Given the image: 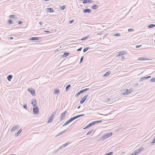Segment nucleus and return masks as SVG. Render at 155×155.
<instances>
[{
    "label": "nucleus",
    "mask_w": 155,
    "mask_h": 155,
    "mask_svg": "<svg viewBox=\"0 0 155 155\" xmlns=\"http://www.w3.org/2000/svg\"><path fill=\"white\" fill-rule=\"evenodd\" d=\"M33 112L34 114L38 115L39 113V110L38 107H37L35 104L33 105Z\"/></svg>",
    "instance_id": "f257e3e1"
},
{
    "label": "nucleus",
    "mask_w": 155,
    "mask_h": 155,
    "mask_svg": "<svg viewBox=\"0 0 155 155\" xmlns=\"http://www.w3.org/2000/svg\"><path fill=\"white\" fill-rule=\"evenodd\" d=\"M88 94H87L86 95L82 98L80 102V103L81 104H82L84 103V102L87 99V97Z\"/></svg>",
    "instance_id": "f03ea898"
},
{
    "label": "nucleus",
    "mask_w": 155,
    "mask_h": 155,
    "mask_svg": "<svg viewBox=\"0 0 155 155\" xmlns=\"http://www.w3.org/2000/svg\"><path fill=\"white\" fill-rule=\"evenodd\" d=\"M67 113V112L66 111H65L63 113L61 114V116L60 117V120H63L64 117H65L66 114Z\"/></svg>",
    "instance_id": "7ed1b4c3"
},
{
    "label": "nucleus",
    "mask_w": 155,
    "mask_h": 155,
    "mask_svg": "<svg viewBox=\"0 0 155 155\" xmlns=\"http://www.w3.org/2000/svg\"><path fill=\"white\" fill-rule=\"evenodd\" d=\"M28 90L30 92L33 96L35 95V91L32 88L28 89Z\"/></svg>",
    "instance_id": "20e7f679"
},
{
    "label": "nucleus",
    "mask_w": 155,
    "mask_h": 155,
    "mask_svg": "<svg viewBox=\"0 0 155 155\" xmlns=\"http://www.w3.org/2000/svg\"><path fill=\"white\" fill-rule=\"evenodd\" d=\"M109 137L110 136H101L100 138V139L99 140L98 139H97V140L98 141H99L101 140H103Z\"/></svg>",
    "instance_id": "39448f33"
},
{
    "label": "nucleus",
    "mask_w": 155,
    "mask_h": 155,
    "mask_svg": "<svg viewBox=\"0 0 155 155\" xmlns=\"http://www.w3.org/2000/svg\"><path fill=\"white\" fill-rule=\"evenodd\" d=\"M19 127V126L18 125H16L14 126L12 128L11 130V131L12 132L14 131L15 130L17 129Z\"/></svg>",
    "instance_id": "423d86ee"
},
{
    "label": "nucleus",
    "mask_w": 155,
    "mask_h": 155,
    "mask_svg": "<svg viewBox=\"0 0 155 155\" xmlns=\"http://www.w3.org/2000/svg\"><path fill=\"white\" fill-rule=\"evenodd\" d=\"M91 10L90 9H84L83 12L84 13H90L91 12Z\"/></svg>",
    "instance_id": "0eeeda50"
},
{
    "label": "nucleus",
    "mask_w": 155,
    "mask_h": 155,
    "mask_svg": "<svg viewBox=\"0 0 155 155\" xmlns=\"http://www.w3.org/2000/svg\"><path fill=\"white\" fill-rule=\"evenodd\" d=\"M39 38H41L40 37H32L29 39L30 40H38Z\"/></svg>",
    "instance_id": "6e6552de"
},
{
    "label": "nucleus",
    "mask_w": 155,
    "mask_h": 155,
    "mask_svg": "<svg viewBox=\"0 0 155 155\" xmlns=\"http://www.w3.org/2000/svg\"><path fill=\"white\" fill-rule=\"evenodd\" d=\"M151 59H148L146 58H138V59L137 60H140V61H144L146 60H151Z\"/></svg>",
    "instance_id": "1a4fd4ad"
},
{
    "label": "nucleus",
    "mask_w": 155,
    "mask_h": 155,
    "mask_svg": "<svg viewBox=\"0 0 155 155\" xmlns=\"http://www.w3.org/2000/svg\"><path fill=\"white\" fill-rule=\"evenodd\" d=\"M69 54V53L68 52H65L64 54L61 55V57L63 58H64L66 57L67 56H68Z\"/></svg>",
    "instance_id": "9d476101"
},
{
    "label": "nucleus",
    "mask_w": 155,
    "mask_h": 155,
    "mask_svg": "<svg viewBox=\"0 0 155 155\" xmlns=\"http://www.w3.org/2000/svg\"><path fill=\"white\" fill-rule=\"evenodd\" d=\"M47 9V11L50 12H54V9L52 8H48Z\"/></svg>",
    "instance_id": "9b49d317"
},
{
    "label": "nucleus",
    "mask_w": 155,
    "mask_h": 155,
    "mask_svg": "<svg viewBox=\"0 0 155 155\" xmlns=\"http://www.w3.org/2000/svg\"><path fill=\"white\" fill-rule=\"evenodd\" d=\"M54 119V118L51 116L50 117H49L48 118V123H51L52 122V121L53 120V119Z\"/></svg>",
    "instance_id": "f8f14e48"
},
{
    "label": "nucleus",
    "mask_w": 155,
    "mask_h": 155,
    "mask_svg": "<svg viewBox=\"0 0 155 155\" xmlns=\"http://www.w3.org/2000/svg\"><path fill=\"white\" fill-rule=\"evenodd\" d=\"M126 52L124 51H121L119 52V54H117L116 55V57H117L118 56H120V55H123L124 54H125Z\"/></svg>",
    "instance_id": "ddd939ff"
},
{
    "label": "nucleus",
    "mask_w": 155,
    "mask_h": 155,
    "mask_svg": "<svg viewBox=\"0 0 155 155\" xmlns=\"http://www.w3.org/2000/svg\"><path fill=\"white\" fill-rule=\"evenodd\" d=\"M129 94V93H128V90L127 89H126V91L122 93V94L123 95H127Z\"/></svg>",
    "instance_id": "4468645a"
},
{
    "label": "nucleus",
    "mask_w": 155,
    "mask_h": 155,
    "mask_svg": "<svg viewBox=\"0 0 155 155\" xmlns=\"http://www.w3.org/2000/svg\"><path fill=\"white\" fill-rule=\"evenodd\" d=\"M91 2L92 1L91 0H84L83 2V3L84 4L87 3H91Z\"/></svg>",
    "instance_id": "2eb2a0df"
},
{
    "label": "nucleus",
    "mask_w": 155,
    "mask_h": 155,
    "mask_svg": "<svg viewBox=\"0 0 155 155\" xmlns=\"http://www.w3.org/2000/svg\"><path fill=\"white\" fill-rule=\"evenodd\" d=\"M113 134L112 132H110L106 133L104 136H111Z\"/></svg>",
    "instance_id": "dca6fc26"
},
{
    "label": "nucleus",
    "mask_w": 155,
    "mask_h": 155,
    "mask_svg": "<svg viewBox=\"0 0 155 155\" xmlns=\"http://www.w3.org/2000/svg\"><path fill=\"white\" fill-rule=\"evenodd\" d=\"M89 89V88H85V89H84L81 90L80 91L81 93H83L84 92H85L87 91Z\"/></svg>",
    "instance_id": "f3484780"
},
{
    "label": "nucleus",
    "mask_w": 155,
    "mask_h": 155,
    "mask_svg": "<svg viewBox=\"0 0 155 155\" xmlns=\"http://www.w3.org/2000/svg\"><path fill=\"white\" fill-rule=\"evenodd\" d=\"M12 78V75H9L7 77V79L9 81H10L11 79Z\"/></svg>",
    "instance_id": "a211bd4d"
},
{
    "label": "nucleus",
    "mask_w": 155,
    "mask_h": 155,
    "mask_svg": "<svg viewBox=\"0 0 155 155\" xmlns=\"http://www.w3.org/2000/svg\"><path fill=\"white\" fill-rule=\"evenodd\" d=\"M22 131V129H20L17 132L15 133V134L16 136H18V135H19L20 134L21 132Z\"/></svg>",
    "instance_id": "6ab92c4d"
},
{
    "label": "nucleus",
    "mask_w": 155,
    "mask_h": 155,
    "mask_svg": "<svg viewBox=\"0 0 155 155\" xmlns=\"http://www.w3.org/2000/svg\"><path fill=\"white\" fill-rule=\"evenodd\" d=\"M98 8V6L97 5H94L91 7V8L93 9H96Z\"/></svg>",
    "instance_id": "aec40b11"
},
{
    "label": "nucleus",
    "mask_w": 155,
    "mask_h": 155,
    "mask_svg": "<svg viewBox=\"0 0 155 155\" xmlns=\"http://www.w3.org/2000/svg\"><path fill=\"white\" fill-rule=\"evenodd\" d=\"M155 27V25L154 24H150L148 25V27L150 28H152L153 27Z\"/></svg>",
    "instance_id": "412c9836"
},
{
    "label": "nucleus",
    "mask_w": 155,
    "mask_h": 155,
    "mask_svg": "<svg viewBox=\"0 0 155 155\" xmlns=\"http://www.w3.org/2000/svg\"><path fill=\"white\" fill-rule=\"evenodd\" d=\"M139 152H138V150H137L134 151V152L133 153H132V154H133V155H137L139 153Z\"/></svg>",
    "instance_id": "4be33fe9"
},
{
    "label": "nucleus",
    "mask_w": 155,
    "mask_h": 155,
    "mask_svg": "<svg viewBox=\"0 0 155 155\" xmlns=\"http://www.w3.org/2000/svg\"><path fill=\"white\" fill-rule=\"evenodd\" d=\"M70 122L69 121V120H67L66 122L63 125V126H65L67 125H68V124H69Z\"/></svg>",
    "instance_id": "5701e85b"
},
{
    "label": "nucleus",
    "mask_w": 155,
    "mask_h": 155,
    "mask_svg": "<svg viewBox=\"0 0 155 155\" xmlns=\"http://www.w3.org/2000/svg\"><path fill=\"white\" fill-rule=\"evenodd\" d=\"M59 91L58 89L56 90L54 92V94H59Z\"/></svg>",
    "instance_id": "b1692460"
},
{
    "label": "nucleus",
    "mask_w": 155,
    "mask_h": 155,
    "mask_svg": "<svg viewBox=\"0 0 155 155\" xmlns=\"http://www.w3.org/2000/svg\"><path fill=\"white\" fill-rule=\"evenodd\" d=\"M70 87H71L70 84L66 86V91H67L69 90V88H70Z\"/></svg>",
    "instance_id": "393cba45"
},
{
    "label": "nucleus",
    "mask_w": 155,
    "mask_h": 155,
    "mask_svg": "<svg viewBox=\"0 0 155 155\" xmlns=\"http://www.w3.org/2000/svg\"><path fill=\"white\" fill-rule=\"evenodd\" d=\"M89 36V35H88L87 36H85L84 37H83L81 39V41H83L84 40L86 39H87Z\"/></svg>",
    "instance_id": "a878e982"
},
{
    "label": "nucleus",
    "mask_w": 155,
    "mask_h": 155,
    "mask_svg": "<svg viewBox=\"0 0 155 155\" xmlns=\"http://www.w3.org/2000/svg\"><path fill=\"white\" fill-rule=\"evenodd\" d=\"M144 149V148L143 147L140 148L138 150V152H139V153L140 152L143 151Z\"/></svg>",
    "instance_id": "bb28decb"
},
{
    "label": "nucleus",
    "mask_w": 155,
    "mask_h": 155,
    "mask_svg": "<svg viewBox=\"0 0 155 155\" xmlns=\"http://www.w3.org/2000/svg\"><path fill=\"white\" fill-rule=\"evenodd\" d=\"M70 142H68L66 143H65L63 145V147H64L67 146L68 144L70 143Z\"/></svg>",
    "instance_id": "cd10ccee"
},
{
    "label": "nucleus",
    "mask_w": 155,
    "mask_h": 155,
    "mask_svg": "<svg viewBox=\"0 0 155 155\" xmlns=\"http://www.w3.org/2000/svg\"><path fill=\"white\" fill-rule=\"evenodd\" d=\"M13 23V22L12 20H9L8 21V24L9 25H10L11 24Z\"/></svg>",
    "instance_id": "c85d7f7f"
},
{
    "label": "nucleus",
    "mask_w": 155,
    "mask_h": 155,
    "mask_svg": "<svg viewBox=\"0 0 155 155\" xmlns=\"http://www.w3.org/2000/svg\"><path fill=\"white\" fill-rule=\"evenodd\" d=\"M110 74V73L109 72L107 71L105 74H104V76H107L109 75Z\"/></svg>",
    "instance_id": "c756f323"
},
{
    "label": "nucleus",
    "mask_w": 155,
    "mask_h": 155,
    "mask_svg": "<svg viewBox=\"0 0 155 155\" xmlns=\"http://www.w3.org/2000/svg\"><path fill=\"white\" fill-rule=\"evenodd\" d=\"M89 47H87L84 48V49L83 51L84 52H86L89 49Z\"/></svg>",
    "instance_id": "7c9ffc66"
},
{
    "label": "nucleus",
    "mask_w": 155,
    "mask_h": 155,
    "mask_svg": "<svg viewBox=\"0 0 155 155\" xmlns=\"http://www.w3.org/2000/svg\"><path fill=\"white\" fill-rule=\"evenodd\" d=\"M34 103H35V104H36V101L35 99H34L32 100V102H31V104L32 105H34V104H33Z\"/></svg>",
    "instance_id": "2f4dec72"
},
{
    "label": "nucleus",
    "mask_w": 155,
    "mask_h": 155,
    "mask_svg": "<svg viewBox=\"0 0 155 155\" xmlns=\"http://www.w3.org/2000/svg\"><path fill=\"white\" fill-rule=\"evenodd\" d=\"M65 132H66V130H64L62 132H61V133H60L58 134L57 136H60V135H62L64 133H65Z\"/></svg>",
    "instance_id": "473e14b6"
},
{
    "label": "nucleus",
    "mask_w": 155,
    "mask_h": 155,
    "mask_svg": "<svg viewBox=\"0 0 155 155\" xmlns=\"http://www.w3.org/2000/svg\"><path fill=\"white\" fill-rule=\"evenodd\" d=\"M95 122H94V121H93L91 123H90L89 124V125L91 127V126L92 125H94L95 124Z\"/></svg>",
    "instance_id": "72a5a7b5"
},
{
    "label": "nucleus",
    "mask_w": 155,
    "mask_h": 155,
    "mask_svg": "<svg viewBox=\"0 0 155 155\" xmlns=\"http://www.w3.org/2000/svg\"><path fill=\"white\" fill-rule=\"evenodd\" d=\"M65 6L63 5V6H61V7L60 9L62 10H64V9H65Z\"/></svg>",
    "instance_id": "f704fd0d"
},
{
    "label": "nucleus",
    "mask_w": 155,
    "mask_h": 155,
    "mask_svg": "<svg viewBox=\"0 0 155 155\" xmlns=\"http://www.w3.org/2000/svg\"><path fill=\"white\" fill-rule=\"evenodd\" d=\"M114 36H119L120 35V34L118 33L114 34Z\"/></svg>",
    "instance_id": "c9c22d12"
},
{
    "label": "nucleus",
    "mask_w": 155,
    "mask_h": 155,
    "mask_svg": "<svg viewBox=\"0 0 155 155\" xmlns=\"http://www.w3.org/2000/svg\"><path fill=\"white\" fill-rule=\"evenodd\" d=\"M102 120H99L95 121L94 122H95V124H97L98 123H101V122H102Z\"/></svg>",
    "instance_id": "e433bc0d"
},
{
    "label": "nucleus",
    "mask_w": 155,
    "mask_h": 155,
    "mask_svg": "<svg viewBox=\"0 0 155 155\" xmlns=\"http://www.w3.org/2000/svg\"><path fill=\"white\" fill-rule=\"evenodd\" d=\"M81 94V93L80 91H79L75 95V97H77L78 96Z\"/></svg>",
    "instance_id": "4c0bfd02"
},
{
    "label": "nucleus",
    "mask_w": 155,
    "mask_h": 155,
    "mask_svg": "<svg viewBox=\"0 0 155 155\" xmlns=\"http://www.w3.org/2000/svg\"><path fill=\"white\" fill-rule=\"evenodd\" d=\"M113 152H110L106 154L105 155H112Z\"/></svg>",
    "instance_id": "58836bf2"
},
{
    "label": "nucleus",
    "mask_w": 155,
    "mask_h": 155,
    "mask_svg": "<svg viewBox=\"0 0 155 155\" xmlns=\"http://www.w3.org/2000/svg\"><path fill=\"white\" fill-rule=\"evenodd\" d=\"M15 15H10L9 16V17L10 18H14L15 17Z\"/></svg>",
    "instance_id": "ea45409f"
},
{
    "label": "nucleus",
    "mask_w": 155,
    "mask_h": 155,
    "mask_svg": "<svg viewBox=\"0 0 155 155\" xmlns=\"http://www.w3.org/2000/svg\"><path fill=\"white\" fill-rule=\"evenodd\" d=\"M92 131H93V130H91L89 131L87 133L86 135H88L90 134H91V133L92 132Z\"/></svg>",
    "instance_id": "a19ab883"
},
{
    "label": "nucleus",
    "mask_w": 155,
    "mask_h": 155,
    "mask_svg": "<svg viewBox=\"0 0 155 155\" xmlns=\"http://www.w3.org/2000/svg\"><path fill=\"white\" fill-rule=\"evenodd\" d=\"M56 111H54L52 113L51 116L53 117L55 115V114H56Z\"/></svg>",
    "instance_id": "79ce46f5"
},
{
    "label": "nucleus",
    "mask_w": 155,
    "mask_h": 155,
    "mask_svg": "<svg viewBox=\"0 0 155 155\" xmlns=\"http://www.w3.org/2000/svg\"><path fill=\"white\" fill-rule=\"evenodd\" d=\"M151 77V76H147L146 77H143V78L144 79V80L145 79H148L150 78Z\"/></svg>",
    "instance_id": "37998d69"
},
{
    "label": "nucleus",
    "mask_w": 155,
    "mask_h": 155,
    "mask_svg": "<svg viewBox=\"0 0 155 155\" xmlns=\"http://www.w3.org/2000/svg\"><path fill=\"white\" fill-rule=\"evenodd\" d=\"M150 81L151 82H154L155 81V78H152L150 79Z\"/></svg>",
    "instance_id": "c03bdc74"
},
{
    "label": "nucleus",
    "mask_w": 155,
    "mask_h": 155,
    "mask_svg": "<svg viewBox=\"0 0 155 155\" xmlns=\"http://www.w3.org/2000/svg\"><path fill=\"white\" fill-rule=\"evenodd\" d=\"M64 148V147H63V145H62L61 147H59L58 149V150H61Z\"/></svg>",
    "instance_id": "a18cd8bd"
},
{
    "label": "nucleus",
    "mask_w": 155,
    "mask_h": 155,
    "mask_svg": "<svg viewBox=\"0 0 155 155\" xmlns=\"http://www.w3.org/2000/svg\"><path fill=\"white\" fill-rule=\"evenodd\" d=\"M83 59V57L82 56V57H81V58L80 61L79 62V63H81L82 62Z\"/></svg>",
    "instance_id": "49530a36"
},
{
    "label": "nucleus",
    "mask_w": 155,
    "mask_h": 155,
    "mask_svg": "<svg viewBox=\"0 0 155 155\" xmlns=\"http://www.w3.org/2000/svg\"><path fill=\"white\" fill-rule=\"evenodd\" d=\"M132 91H133V90L132 89H130L129 90H128V93L129 94L131 93L132 92Z\"/></svg>",
    "instance_id": "de8ad7c7"
},
{
    "label": "nucleus",
    "mask_w": 155,
    "mask_h": 155,
    "mask_svg": "<svg viewBox=\"0 0 155 155\" xmlns=\"http://www.w3.org/2000/svg\"><path fill=\"white\" fill-rule=\"evenodd\" d=\"M74 120V119L72 117L71 118H70V119H69L68 120H69V121L71 122V121Z\"/></svg>",
    "instance_id": "09e8293b"
},
{
    "label": "nucleus",
    "mask_w": 155,
    "mask_h": 155,
    "mask_svg": "<svg viewBox=\"0 0 155 155\" xmlns=\"http://www.w3.org/2000/svg\"><path fill=\"white\" fill-rule=\"evenodd\" d=\"M134 30L133 29H132V28H129L128 29V31L129 32H131V31H134Z\"/></svg>",
    "instance_id": "8fccbe9b"
},
{
    "label": "nucleus",
    "mask_w": 155,
    "mask_h": 155,
    "mask_svg": "<svg viewBox=\"0 0 155 155\" xmlns=\"http://www.w3.org/2000/svg\"><path fill=\"white\" fill-rule=\"evenodd\" d=\"M73 117V118L74 119V120L79 118V116H78V115H77L76 116L74 117Z\"/></svg>",
    "instance_id": "3c124183"
},
{
    "label": "nucleus",
    "mask_w": 155,
    "mask_h": 155,
    "mask_svg": "<svg viewBox=\"0 0 155 155\" xmlns=\"http://www.w3.org/2000/svg\"><path fill=\"white\" fill-rule=\"evenodd\" d=\"M23 107L25 109H27V105L26 104H25L24 105H23Z\"/></svg>",
    "instance_id": "603ef678"
},
{
    "label": "nucleus",
    "mask_w": 155,
    "mask_h": 155,
    "mask_svg": "<svg viewBox=\"0 0 155 155\" xmlns=\"http://www.w3.org/2000/svg\"><path fill=\"white\" fill-rule=\"evenodd\" d=\"M141 45H137L135 46V47L136 48H138L140 47H141Z\"/></svg>",
    "instance_id": "864d4df0"
},
{
    "label": "nucleus",
    "mask_w": 155,
    "mask_h": 155,
    "mask_svg": "<svg viewBox=\"0 0 155 155\" xmlns=\"http://www.w3.org/2000/svg\"><path fill=\"white\" fill-rule=\"evenodd\" d=\"M90 126L89 125V124H88L84 128V129H86V128H87L88 127H90Z\"/></svg>",
    "instance_id": "5fc2aeb1"
},
{
    "label": "nucleus",
    "mask_w": 155,
    "mask_h": 155,
    "mask_svg": "<svg viewBox=\"0 0 155 155\" xmlns=\"http://www.w3.org/2000/svg\"><path fill=\"white\" fill-rule=\"evenodd\" d=\"M22 23H23V22L21 21H19L18 22V24L19 25L21 24Z\"/></svg>",
    "instance_id": "6e6d98bb"
},
{
    "label": "nucleus",
    "mask_w": 155,
    "mask_h": 155,
    "mask_svg": "<svg viewBox=\"0 0 155 155\" xmlns=\"http://www.w3.org/2000/svg\"><path fill=\"white\" fill-rule=\"evenodd\" d=\"M74 21V20H72L70 21H69V24H71V23H72Z\"/></svg>",
    "instance_id": "4d7b16f0"
},
{
    "label": "nucleus",
    "mask_w": 155,
    "mask_h": 155,
    "mask_svg": "<svg viewBox=\"0 0 155 155\" xmlns=\"http://www.w3.org/2000/svg\"><path fill=\"white\" fill-rule=\"evenodd\" d=\"M82 47H81V48H79V49H78L77 50V51H80L82 49Z\"/></svg>",
    "instance_id": "13d9d810"
},
{
    "label": "nucleus",
    "mask_w": 155,
    "mask_h": 155,
    "mask_svg": "<svg viewBox=\"0 0 155 155\" xmlns=\"http://www.w3.org/2000/svg\"><path fill=\"white\" fill-rule=\"evenodd\" d=\"M143 80H144V79H143V78H140V79L139 81H143Z\"/></svg>",
    "instance_id": "bf43d9fd"
},
{
    "label": "nucleus",
    "mask_w": 155,
    "mask_h": 155,
    "mask_svg": "<svg viewBox=\"0 0 155 155\" xmlns=\"http://www.w3.org/2000/svg\"><path fill=\"white\" fill-rule=\"evenodd\" d=\"M84 114H81V115H78V116H79V117H82V116H84Z\"/></svg>",
    "instance_id": "052dcab7"
},
{
    "label": "nucleus",
    "mask_w": 155,
    "mask_h": 155,
    "mask_svg": "<svg viewBox=\"0 0 155 155\" xmlns=\"http://www.w3.org/2000/svg\"><path fill=\"white\" fill-rule=\"evenodd\" d=\"M124 58V56H122L121 58V60H123Z\"/></svg>",
    "instance_id": "680f3d73"
},
{
    "label": "nucleus",
    "mask_w": 155,
    "mask_h": 155,
    "mask_svg": "<svg viewBox=\"0 0 155 155\" xmlns=\"http://www.w3.org/2000/svg\"><path fill=\"white\" fill-rule=\"evenodd\" d=\"M8 39L9 40H12L13 39V38L12 37H10L8 38Z\"/></svg>",
    "instance_id": "e2e57ef3"
},
{
    "label": "nucleus",
    "mask_w": 155,
    "mask_h": 155,
    "mask_svg": "<svg viewBox=\"0 0 155 155\" xmlns=\"http://www.w3.org/2000/svg\"><path fill=\"white\" fill-rule=\"evenodd\" d=\"M110 100V99L109 98H107V99H106V101L107 102H109V101Z\"/></svg>",
    "instance_id": "0e129e2a"
},
{
    "label": "nucleus",
    "mask_w": 155,
    "mask_h": 155,
    "mask_svg": "<svg viewBox=\"0 0 155 155\" xmlns=\"http://www.w3.org/2000/svg\"><path fill=\"white\" fill-rule=\"evenodd\" d=\"M44 31L45 32L48 33L49 32V31Z\"/></svg>",
    "instance_id": "69168bd1"
},
{
    "label": "nucleus",
    "mask_w": 155,
    "mask_h": 155,
    "mask_svg": "<svg viewBox=\"0 0 155 155\" xmlns=\"http://www.w3.org/2000/svg\"><path fill=\"white\" fill-rule=\"evenodd\" d=\"M58 150V149H57V150H56V151H54V153H56V152H57L58 151V150Z\"/></svg>",
    "instance_id": "338daca9"
},
{
    "label": "nucleus",
    "mask_w": 155,
    "mask_h": 155,
    "mask_svg": "<svg viewBox=\"0 0 155 155\" xmlns=\"http://www.w3.org/2000/svg\"><path fill=\"white\" fill-rule=\"evenodd\" d=\"M39 24L41 25H42V22L41 21H40L39 22Z\"/></svg>",
    "instance_id": "774afa93"
}]
</instances>
